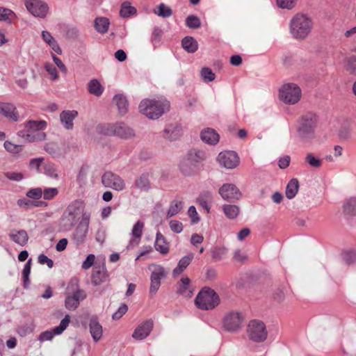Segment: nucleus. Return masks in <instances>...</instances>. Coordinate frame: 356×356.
Instances as JSON below:
<instances>
[{
  "label": "nucleus",
  "mask_w": 356,
  "mask_h": 356,
  "mask_svg": "<svg viewBox=\"0 0 356 356\" xmlns=\"http://www.w3.org/2000/svg\"><path fill=\"white\" fill-rule=\"evenodd\" d=\"M84 213H90L84 210L83 202L74 201L63 211L58 222V229L63 232H70L79 221L83 219Z\"/></svg>",
  "instance_id": "1"
},
{
  "label": "nucleus",
  "mask_w": 356,
  "mask_h": 356,
  "mask_svg": "<svg viewBox=\"0 0 356 356\" xmlns=\"http://www.w3.org/2000/svg\"><path fill=\"white\" fill-rule=\"evenodd\" d=\"M314 26L312 19L305 14L295 15L289 23V33L296 40H304L312 32Z\"/></svg>",
  "instance_id": "2"
},
{
  "label": "nucleus",
  "mask_w": 356,
  "mask_h": 356,
  "mask_svg": "<svg viewBox=\"0 0 356 356\" xmlns=\"http://www.w3.org/2000/svg\"><path fill=\"white\" fill-rule=\"evenodd\" d=\"M47 127L44 120H29L24 123V129L17 132V135L29 143L44 140L46 134L43 131Z\"/></svg>",
  "instance_id": "3"
},
{
  "label": "nucleus",
  "mask_w": 356,
  "mask_h": 356,
  "mask_svg": "<svg viewBox=\"0 0 356 356\" xmlns=\"http://www.w3.org/2000/svg\"><path fill=\"white\" fill-rule=\"evenodd\" d=\"M170 103L166 99H145L139 104V111L149 119L156 120L168 111Z\"/></svg>",
  "instance_id": "4"
},
{
  "label": "nucleus",
  "mask_w": 356,
  "mask_h": 356,
  "mask_svg": "<svg viewBox=\"0 0 356 356\" xmlns=\"http://www.w3.org/2000/svg\"><path fill=\"white\" fill-rule=\"evenodd\" d=\"M316 124L317 118L314 113L302 115L298 122L297 137L304 142L310 140L314 137Z\"/></svg>",
  "instance_id": "5"
},
{
  "label": "nucleus",
  "mask_w": 356,
  "mask_h": 356,
  "mask_svg": "<svg viewBox=\"0 0 356 356\" xmlns=\"http://www.w3.org/2000/svg\"><path fill=\"white\" fill-rule=\"evenodd\" d=\"M65 307L67 309L74 311L78 308L80 302L86 298V293L79 286L78 282L71 280L66 289Z\"/></svg>",
  "instance_id": "6"
},
{
  "label": "nucleus",
  "mask_w": 356,
  "mask_h": 356,
  "mask_svg": "<svg viewBox=\"0 0 356 356\" xmlns=\"http://www.w3.org/2000/svg\"><path fill=\"white\" fill-rule=\"evenodd\" d=\"M218 296L211 289H202L195 298L196 306L203 310L213 309L218 305Z\"/></svg>",
  "instance_id": "7"
},
{
  "label": "nucleus",
  "mask_w": 356,
  "mask_h": 356,
  "mask_svg": "<svg viewBox=\"0 0 356 356\" xmlns=\"http://www.w3.org/2000/svg\"><path fill=\"white\" fill-rule=\"evenodd\" d=\"M301 97V90L295 83H286L279 90V98L286 104L298 103Z\"/></svg>",
  "instance_id": "8"
},
{
  "label": "nucleus",
  "mask_w": 356,
  "mask_h": 356,
  "mask_svg": "<svg viewBox=\"0 0 356 356\" xmlns=\"http://www.w3.org/2000/svg\"><path fill=\"white\" fill-rule=\"evenodd\" d=\"M90 213H84L83 219L81 220L72 234L71 238L76 245L85 243L89 230Z\"/></svg>",
  "instance_id": "9"
},
{
  "label": "nucleus",
  "mask_w": 356,
  "mask_h": 356,
  "mask_svg": "<svg viewBox=\"0 0 356 356\" xmlns=\"http://www.w3.org/2000/svg\"><path fill=\"white\" fill-rule=\"evenodd\" d=\"M102 133L108 136H116L123 139H129L135 136L134 131L122 122L107 124Z\"/></svg>",
  "instance_id": "10"
},
{
  "label": "nucleus",
  "mask_w": 356,
  "mask_h": 356,
  "mask_svg": "<svg viewBox=\"0 0 356 356\" xmlns=\"http://www.w3.org/2000/svg\"><path fill=\"white\" fill-rule=\"evenodd\" d=\"M248 334L250 340L254 342H263L267 338L268 332L262 321L253 320L248 325Z\"/></svg>",
  "instance_id": "11"
},
{
  "label": "nucleus",
  "mask_w": 356,
  "mask_h": 356,
  "mask_svg": "<svg viewBox=\"0 0 356 356\" xmlns=\"http://www.w3.org/2000/svg\"><path fill=\"white\" fill-rule=\"evenodd\" d=\"M243 315L237 311L227 312L222 320L223 328L230 332L238 331L242 326Z\"/></svg>",
  "instance_id": "12"
},
{
  "label": "nucleus",
  "mask_w": 356,
  "mask_h": 356,
  "mask_svg": "<svg viewBox=\"0 0 356 356\" xmlns=\"http://www.w3.org/2000/svg\"><path fill=\"white\" fill-rule=\"evenodd\" d=\"M26 10L33 16L44 19L49 13L48 4L42 0H24Z\"/></svg>",
  "instance_id": "13"
},
{
  "label": "nucleus",
  "mask_w": 356,
  "mask_h": 356,
  "mask_svg": "<svg viewBox=\"0 0 356 356\" xmlns=\"http://www.w3.org/2000/svg\"><path fill=\"white\" fill-rule=\"evenodd\" d=\"M102 183L106 188H110L117 191H122L126 188L124 180L118 175L106 171L102 176Z\"/></svg>",
  "instance_id": "14"
},
{
  "label": "nucleus",
  "mask_w": 356,
  "mask_h": 356,
  "mask_svg": "<svg viewBox=\"0 0 356 356\" xmlns=\"http://www.w3.org/2000/svg\"><path fill=\"white\" fill-rule=\"evenodd\" d=\"M149 269L152 270L149 293L154 295L161 286V280L165 277L166 273L164 268L160 265L152 264L149 266Z\"/></svg>",
  "instance_id": "15"
},
{
  "label": "nucleus",
  "mask_w": 356,
  "mask_h": 356,
  "mask_svg": "<svg viewBox=\"0 0 356 356\" xmlns=\"http://www.w3.org/2000/svg\"><path fill=\"white\" fill-rule=\"evenodd\" d=\"M217 161L221 167L231 170L239 165L240 159L237 153L234 151H223L218 154Z\"/></svg>",
  "instance_id": "16"
},
{
  "label": "nucleus",
  "mask_w": 356,
  "mask_h": 356,
  "mask_svg": "<svg viewBox=\"0 0 356 356\" xmlns=\"http://www.w3.org/2000/svg\"><path fill=\"white\" fill-rule=\"evenodd\" d=\"M221 197L227 202H234L241 197V193L237 186L233 184H224L218 190Z\"/></svg>",
  "instance_id": "17"
},
{
  "label": "nucleus",
  "mask_w": 356,
  "mask_h": 356,
  "mask_svg": "<svg viewBox=\"0 0 356 356\" xmlns=\"http://www.w3.org/2000/svg\"><path fill=\"white\" fill-rule=\"evenodd\" d=\"M70 321V316L66 314L63 319L61 320L60 325L54 327L50 330H47L40 333L38 337V340L41 342L46 341H51L56 334H60L69 325Z\"/></svg>",
  "instance_id": "18"
},
{
  "label": "nucleus",
  "mask_w": 356,
  "mask_h": 356,
  "mask_svg": "<svg viewBox=\"0 0 356 356\" xmlns=\"http://www.w3.org/2000/svg\"><path fill=\"white\" fill-rule=\"evenodd\" d=\"M108 279L109 274L107 271L105 264L102 263V264H96L92 269L91 276L92 283L95 286H98L108 281Z\"/></svg>",
  "instance_id": "19"
},
{
  "label": "nucleus",
  "mask_w": 356,
  "mask_h": 356,
  "mask_svg": "<svg viewBox=\"0 0 356 356\" xmlns=\"http://www.w3.org/2000/svg\"><path fill=\"white\" fill-rule=\"evenodd\" d=\"M154 326L153 321L147 320L138 325L132 334V337L138 341L143 340L147 337L152 332Z\"/></svg>",
  "instance_id": "20"
},
{
  "label": "nucleus",
  "mask_w": 356,
  "mask_h": 356,
  "mask_svg": "<svg viewBox=\"0 0 356 356\" xmlns=\"http://www.w3.org/2000/svg\"><path fill=\"white\" fill-rule=\"evenodd\" d=\"M78 116V112L75 110H65L60 114V121L62 126L67 130L74 128V120Z\"/></svg>",
  "instance_id": "21"
},
{
  "label": "nucleus",
  "mask_w": 356,
  "mask_h": 356,
  "mask_svg": "<svg viewBox=\"0 0 356 356\" xmlns=\"http://www.w3.org/2000/svg\"><path fill=\"white\" fill-rule=\"evenodd\" d=\"M144 222L140 220H138L133 226L131 229V235L135 239H131L127 246L128 249L134 248L139 243V241L142 236L143 231L144 229Z\"/></svg>",
  "instance_id": "22"
},
{
  "label": "nucleus",
  "mask_w": 356,
  "mask_h": 356,
  "mask_svg": "<svg viewBox=\"0 0 356 356\" xmlns=\"http://www.w3.org/2000/svg\"><path fill=\"white\" fill-rule=\"evenodd\" d=\"M200 137L204 143L211 145H216L220 139L219 134L215 129L211 128H207L203 129L201 131Z\"/></svg>",
  "instance_id": "23"
},
{
  "label": "nucleus",
  "mask_w": 356,
  "mask_h": 356,
  "mask_svg": "<svg viewBox=\"0 0 356 356\" xmlns=\"http://www.w3.org/2000/svg\"><path fill=\"white\" fill-rule=\"evenodd\" d=\"M179 167L181 172L186 176L194 175L198 170V165L191 161L187 156L181 160Z\"/></svg>",
  "instance_id": "24"
},
{
  "label": "nucleus",
  "mask_w": 356,
  "mask_h": 356,
  "mask_svg": "<svg viewBox=\"0 0 356 356\" xmlns=\"http://www.w3.org/2000/svg\"><path fill=\"white\" fill-rule=\"evenodd\" d=\"M0 114L13 121L17 120L16 107L11 103L0 102Z\"/></svg>",
  "instance_id": "25"
},
{
  "label": "nucleus",
  "mask_w": 356,
  "mask_h": 356,
  "mask_svg": "<svg viewBox=\"0 0 356 356\" xmlns=\"http://www.w3.org/2000/svg\"><path fill=\"white\" fill-rule=\"evenodd\" d=\"M181 128L177 124H169L163 131V137L170 141L177 140L181 136Z\"/></svg>",
  "instance_id": "26"
},
{
  "label": "nucleus",
  "mask_w": 356,
  "mask_h": 356,
  "mask_svg": "<svg viewBox=\"0 0 356 356\" xmlns=\"http://www.w3.org/2000/svg\"><path fill=\"white\" fill-rule=\"evenodd\" d=\"M194 258L193 253H189L181 257L177 264V266L172 270V276L176 277L179 276L189 266Z\"/></svg>",
  "instance_id": "27"
},
{
  "label": "nucleus",
  "mask_w": 356,
  "mask_h": 356,
  "mask_svg": "<svg viewBox=\"0 0 356 356\" xmlns=\"http://www.w3.org/2000/svg\"><path fill=\"white\" fill-rule=\"evenodd\" d=\"M190 283L191 280L188 277H182L177 283V293L185 297H191L193 292L190 289Z\"/></svg>",
  "instance_id": "28"
},
{
  "label": "nucleus",
  "mask_w": 356,
  "mask_h": 356,
  "mask_svg": "<svg viewBox=\"0 0 356 356\" xmlns=\"http://www.w3.org/2000/svg\"><path fill=\"white\" fill-rule=\"evenodd\" d=\"M90 332L93 340L97 342L102 337V326L98 322L97 318H91L89 323Z\"/></svg>",
  "instance_id": "29"
},
{
  "label": "nucleus",
  "mask_w": 356,
  "mask_h": 356,
  "mask_svg": "<svg viewBox=\"0 0 356 356\" xmlns=\"http://www.w3.org/2000/svg\"><path fill=\"white\" fill-rule=\"evenodd\" d=\"M9 237L11 241L22 247L26 245L29 241L28 234L24 229L13 231Z\"/></svg>",
  "instance_id": "30"
},
{
  "label": "nucleus",
  "mask_w": 356,
  "mask_h": 356,
  "mask_svg": "<svg viewBox=\"0 0 356 356\" xmlns=\"http://www.w3.org/2000/svg\"><path fill=\"white\" fill-rule=\"evenodd\" d=\"M154 248L161 254H167L169 252V244L167 243L163 235L159 232L156 234Z\"/></svg>",
  "instance_id": "31"
},
{
  "label": "nucleus",
  "mask_w": 356,
  "mask_h": 356,
  "mask_svg": "<svg viewBox=\"0 0 356 356\" xmlns=\"http://www.w3.org/2000/svg\"><path fill=\"white\" fill-rule=\"evenodd\" d=\"M113 103L116 105L118 112L121 115L127 113L128 111V101L123 95H116L113 99Z\"/></svg>",
  "instance_id": "32"
},
{
  "label": "nucleus",
  "mask_w": 356,
  "mask_h": 356,
  "mask_svg": "<svg viewBox=\"0 0 356 356\" xmlns=\"http://www.w3.org/2000/svg\"><path fill=\"white\" fill-rule=\"evenodd\" d=\"M186 156L191 159V161L198 166L200 163L205 161L207 159L206 153L203 150L198 149H190Z\"/></svg>",
  "instance_id": "33"
},
{
  "label": "nucleus",
  "mask_w": 356,
  "mask_h": 356,
  "mask_svg": "<svg viewBox=\"0 0 356 356\" xmlns=\"http://www.w3.org/2000/svg\"><path fill=\"white\" fill-rule=\"evenodd\" d=\"M41 36L44 42H45L56 53L61 54L62 50L60 47L49 31H42Z\"/></svg>",
  "instance_id": "34"
},
{
  "label": "nucleus",
  "mask_w": 356,
  "mask_h": 356,
  "mask_svg": "<svg viewBox=\"0 0 356 356\" xmlns=\"http://www.w3.org/2000/svg\"><path fill=\"white\" fill-rule=\"evenodd\" d=\"M134 186L143 191H147L150 188V181L147 173L142 174L135 180Z\"/></svg>",
  "instance_id": "35"
},
{
  "label": "nucleus",
  "mask_w": 356,
  "mask_h": 356,
  "mask_svg": "<svg viewBox=\"0 0 356 356\" xmlns=\"http://www.w3.org/2000/svg\"><path fill=\"white\" fill-rule=\"evenodd\" d=\"M212 200V193L209 191L204 192L200 195L197 199V202L207 212H209L211 206L210 203Z\"/></svg>",
  "instance_id": "36"
},
{
  "label": "nucleus",
  "mask_w": 356,
  "mask_h": 356,
  "mask_svg": "<svg viewBox=\"0 0 356 356\" xmlns=\"http://www.w3.org/2000/svg\"><path fill=\"white\" fill-rule=\"evenodd\" d=\"M225 216L229 219H235L239 214L240 209L234 204H225L222 206Z\"/></svg>",
  "instance_id": "37"
},
{
  "label": "nucleus",
  "mask_w": 356,
  "mask_h": 356,
  "mask_svg": "<svg viewBox=\"0 0 356 356\" xmlns=\"http://www.w3.org/2000/svg\"><path fill=\"white\" fill-rule=\"evenodd\" d=\"M181 44L183 48L188 53H194L198 49L197 42L193 37H185L181 41Z\"/></svg>",
  "instance_id": "38"
},
{
  "label": "nucleus",
  "mask_w": 356,
  "mask_h": 356,
  "mask_svg": "<svg viewBox=\"0 0 356 356\" xmlns=\"http://www.w3.org/2000/svg\"><path fill=\"white\" fill-rule=\"evenodd\" d=\"M298 188L299 183L298 179H292L291 180L289 181L286 187V197L289 200L293 198L297 194Z\"/></svg>",
  "instance_id": "39"
},
{
  "label": "nucleus",
  "mask_w": 356,
  "mask_h": 356,
  "mask_svg": "<svg viewBox=\"0 0 356 356\" xmlns=\"http://www.w3.org/2000/svg\"><path fill=\"white\" fill-rule=\"evenodd\" d=\"M109 24V20L106 17H97L95 19V28L99 33H106L108 31Z\"/></svg>",
  "instance_id": "40"
},
{
  "label": "nucleus",
  "mask_w": 356,
  "mask_h": 356,
  "mask_svg": "<svg viewBox=\"0 0 356 356\" xmlns=\"http://www.w3.org/2000/svg\"><path fill=\"white\" fill-rule=\"evenodd\" d=\"M88 92L96 97H99L104 92V88L97 79H94L88 83Z\"/></svg>",
  "instance_id": "41"
},
{
  "label": "nucleus",
  "mask_w": 356,
  "mask_h": 356,
  "mask_svg": "<svg viewBox=\"0 0 356 356\" xmlns=\"http://www.w3.org/2000/svg\"><path fill=\"white\" fill-rule=\"evenodd\" d=\"M120 13L121 17L127 18L136 14V8L132 6L130 2L124 1L121 5Z\"/></svg>",
  "instance_id": "42"
},
{
  "label": "nucleus",
  "mask_w": 356,
  "mask_h": 356,
  "mask_svg": "<svg viewBox=\"0 0 356 356\" xmlns=\"http://www.w3.org/2000/svg\"><path fill=\"white\" fill-rule=\"evenodd\" d=\"M343 212L349 216H356V197H351L343 205Z\"/></svg>",
  "instance_id": "43"
},
{
  "label": "nucleus",
  "mask_w": 356,
  "mask_h": 356,
  "mask_svg": "<svg viewBox=\"0 0 356 356\" xmlns=\"http://www.w3.org/2000/svg\"><path fill=\"white\" fill-rule=\"evenodd\" d=\"M183 204L181 201L174 200L171 202L168 209L167 216L171 218L177 214L182 209Z\"/></svg>",
  "instance_id": "44"
},
{
  "label": "nucleus",
  "mask_w": 356,
  "mask_h": 356,
  "mask_svg": "<svg viewBox=\"0 0 356 356\" xmlns=\"http://www.w3.org/2000/svg\"><path fill=\"white\" fill-rule=\"evenodd\" d=\"M15 17V13L13 10L0 7V21L10 24L12 23V18Z\"/></svg>",
  "instance_id": "45"
},
{
  "label": "nucleus",
  "mask_w": 356,
  "mask_h": 356,
  "mask_svg": "<svg viewBox=\"0 0 356 356\" xmlns=\"http://www.w3.org/2000/svg\"><path fill=\"white\" fill-rule=\"evenodd\" d=\"M154 13L159 17L167 18L172 15V11L169 6L161 3L158 6L157 10H154Z\"/></svg>",
  "instance_id": "46"
},
{
  "label": "nucleus",
  "mask_w": 356,
  "mask_h": 356,
  "mask_svg": "<svg viewBox=\"0 0 356 356\" xmlns=\"http://www.w3.org/2000/svg\"><path fill=\"white\" fill-rule=\"evenodd\" d=\"M227 253V250L224 247H216L211 251L212 258L216 261L222 260Z\"/></svg>",
  "instance_id": "47"
},
{
  "label": "nucleus",
  "mask_w": 356,
  "mask_h": 356,
  "mask_svg": "<svg viewBox=\"0 0 356 356\" xmlns=\"http://www.w3.org/2000/svg\"><path fill=\"white\" fill-rule=\"evenodd\" d=\"M44 173L51 178L58 177V171L54 164L47 163L43 166Z\"/></svg>",
  "instance_id": "48"
},
{
  "label": "nucleus",
  "mask_w": 356,
  "mask_h": 356,
  "mask_svg": "<svg viewBox=\"0 0 356 356\" xmlns=\"http://www.w3.org/2000/svg\"><path fill=\"white\" fill-rule=\"evenodd\" d=\"M31 259H29L28 261L24 266V269L22 270V277L24 279V286L25 288H27L29 284V276L31 273Z\"/></svg>",
  "instance_id": "49"
},
{
  "label": "nucleus",
  "mask_w": 356,
  "mask_h": 356,
  "mask_svg": "<svg viewBox=\"0 0 356 356\" xmlns=\"http://www.w3.org/2000/svg\"><path fill=\"white\" fill-rule=\"evenodd\" d=\"M186 24L190 29H197L200 26L201 22L199 17L195 15H189L186 19Z\"/></svg>",
  "instance_id": "50"
},
{
  "label": "nucleus",
  "mask_w": 356,
  "mask_h": 356,
  "mask_svg": "<svg viewBox=\"0 0 356 356\" xmlns=\"http://www.w3.org/2000/svg\"><path fill=\"white\" fill-rule=\"evenodd\" d=\"M342 258L345 263L348 264L356 262V250L345 251L342 254Z\"/></svg>",
  "instance_id": "51"
},
{
  "label": "nucleus",
  "mask_w": 356,
  "mask_h": 356,
  "mask_svg": "<svg viewBox=\"0 0 356 356\" xmlns=\"http://www.w3.org/2000/svg\"><path fill=\"white\" fill-rule=\"evenodd\" d=\"M201 76L205 82H210L215 79L216 75L209 67H204L201 70Z\"/></svg>",
  "instance_id": "52"
},
{
  "label": "nucleus",
  "mask_w": 356,
  "mask_h": 356,
  "mask_svg": "<svg viewBox=\"0 0 356 356\" xmlns=\"http://www.w3.org/2000/svg\"><path fill=\"white\" fill-rule=\"evenodd\" d=\"M296 0H276L277 6L284 9L291 10L296 6Z\"/></svg>",
  "instance_id": "53"
},
{
  "label": "nucleus",
  "mask_w": 356,
  "mask_h": 356,
  "mask_svg": "<svg viewBox=\"0 0 356 356\" xmlns=\"http://www.w3.org/2000/svg\"><path fill=\"white\" fill-rule=\"evenodd\" d=\"M305 161L313 168H319L322 164L321 160L315 157L312 154H308L305 157Z\"/></svg>",
  "instance_id": "54"
},
{
  "label": "nucleus",
  "mask_w": 356,
  "mask_h": 356,
  "mask_svg": "<svg viewBox=\"0 0 356 356\" xmlns=\"http://www.w3.org/2000/svg\"><path fill=\"white\" fill-rule=\"evenodd\" d=\"M4 176L9 180L14 181H20L24 179V175L21 172H6Z\"/></svg>",
  "instance_id": "55"
},
{
  "label": "nucleus",
  "mask_w": 356,
  "mask_h": 356,
  "mask_svg": "<svg viewBox=\"0 0 356 356\" xmlns=\"http://www.w3.org/2000/svg\"><path fill=\"white\" fill-rule=\"evenodd\" d=\"M44 199L52 200L58 195V189L56 188H47L42 191Z\"/></svg>",
  "instance_id": "56"
},
{
  "label": "nucleus",
  "mask_w": 356,
  "mask_h": 356,
  "mask_svg": "<svg viewBox=\"0 0 356 356\" xmlns=\"http://www.w3.org/2000/svg\"><path fill=\"white\" fill-rule=\"evenodd\" d=\"M44 69L49 74V75H51V78L52 80H56L58 79L57 70L56 67H54L52 64L49 63H46L44 65Z\"/></svg>",
  "instance_id": "57"
},
{
  "label": "nucleus",
  "mask_w": 356,
  "mask_h": 356,
  "mask_svg": "<svg viewBox=\"0 0 356 356\" xmlns=\"http://www.w3.org/2000/svg\"><path fill=\"white\" fill-rule=\"evenodd\" d=\"M42 195V190L40 188H35L29 190L26 193V196L32 199H40Z\"/></svg>",
  "instance_id": "58"
},
{
  "label": "nucleus",
  "mask_w": 356,
  "mask_h": 356,
  "mask_svg": "<svg viewBox=\"0 0 356 356\" xmlns=\"http://www.w3.org/2000/svg\"><path fill=\"white\" fill-rule=\"evenodd\" d=\"M95 256L93 254H90L87 256L86 259L83 261L81 268L84 270H88L92 267L95 263Z\"/></svg>",
  "instance_id": "59"
},
{
  "label": "nucleus",
  "mask_w": 356,
  "mask_h": 356,
  "mask_svg": "<svg viewBox=\"0 0 356 356\" xmlns=\"http://www.w3.org/2000/svg\"><path fill=\"white\" fill-rule=\"evenodd\" d=\"M170 229L177 234H179L183 230L182 223L178 220H172L169 222Z\"/></svg>",
  "instance_id": "60"
},
{
  "label": "nucleus",
  "mask_w": 356,
  "mask_h": 356,
  "mask_svg": "<svg viewBox=\"0 0 356 356\" xmlns=\"http://www.w3.org/2000/svg\"><path fill=\"white\" fill-rule=\"evenodd\" d=\"M127 305L125 304H122L118 308V311L113 314L112 318L113 320L120 319L127 312Z\"/></svg>",
  "instance_id": "61"
},
{
  "label": "nucleus",
  "mask_w": 356,
  "mask_h": 356,
  "mask_svg": "<svg viewBox=\"0 0 356 356\" xmlns=\"http://www.w3.org/2000/svg\"><path fill=\"white\" fill-rule=\"evenodd\" d=\"M233 259L236 262L243 263L247 260L248 257L238 249L234 251Z\"/></svg>",
  "instance_id": "62"
},
{
  "label": "nucleus",
  "mask_w": 356,
  "mask_h": 356,
  "mask_svg": "<svg viewBox=\"0 0 356 356\" xmlns=\"http://www.w3.org/2000/svg\"><path fill=\"white\" fill-rule=\"evenodd\" d=\"M188 213L191 217L193 223H197L200 221V217L198 216L197 212L194 206H191L188 208Z\"/></svg>",
  "instance_id": "63"
},
{
  "label": "nucleus",
  "mask_w": 356,
  "mask_h": 356,
  "mask_svg": "<svg viewBox=\"0 0 356 356\" xmlns=\"http://www.w3.org/2000/svg\"><path fill=\"white\" fill-rule=\"evenodd\" d=\"M38 262L40 264H47L49 268H52L54 266V261H52V259H49L43 254L39 255Z\"/></svg>",
  "instance_id": "64"
}]
</instances>
